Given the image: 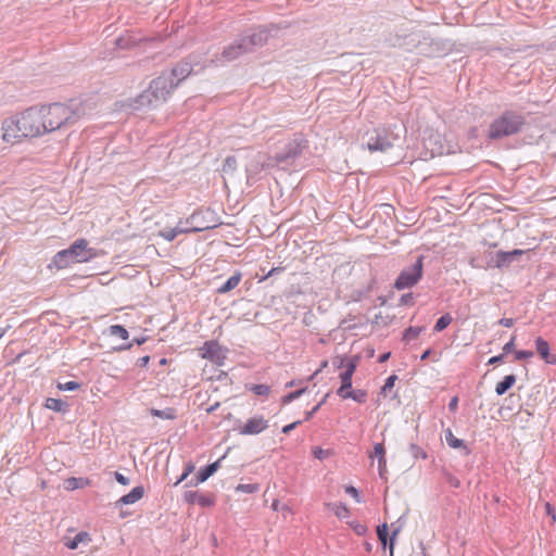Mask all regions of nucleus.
Masks as SVG:
<instances>
[{"mask_svg":"<svg viewBox=\"0 0 556 556\" xmlns=\"http://www.w3.org/2000/svg\"><path fill=\"white\" fill-rule=\"evenodd\" d=\"M192 73V65L189 62L177 64L172 71L163 72L153 79L148 89L140 93L134 101V109L156 108L164 103L172 91L180 81Z\"/></svg>","mask_w":556,"mask_h":556,"instance_id":"nucleus-1","label":"nucleus"},{"mask_svg":"<svg viewBox=\"0 0 556 556\" xmlns=\"http://www.w3.org/2000/svg\"><path fill=\"white\" fill-rule=\"evenodd\" d=\"M40 108L31 106L20 116L8 118L2 125V138L5 142L16 143L22 138H34L47 132Z\"/></svg>","mask_w":556,"mask_h":556,"instance_id":"nucleus-2","label":"nucleus"},{"mask_svg":"<svg viewBox=\"0 0 556 556\" xmlns=\"http://www.w3.org/2000/svg\"><path fill=\"white\" fill-rule=\"evenodd\" d=\"M40 111L47 126V132L73 125L85 115V108L77 101H71L68 104L51 103L42 105Z\"/></svg>","mask_w":556,"mask_h":556,"instance_id":"nucleus-3","label":"nucleus"},{"mask_svg":"<svg viewBox=\"0 0 556 556\" xmlns=\"http://www.w3.org/2000/svg\"><path fill=\"white\" fill-rule=\"evenodd\" d=\"M526 124L523 115L515 111H505L489 127L490 139H502L520 132Z\"/></svg>","mask_w":556,"mask_h":556,"instance_id":"nucleus-4","label":"nucleus"},{"mask_svg":"<svg viewBox=\"0 0 556 556\" xmlns=\"http://www.w3.org/2000/svg\"><path fill=\"white\" fill-rule=\"evenodd\" d=\"M93 256V249L88 248V241L86 239H78L70 248L59 251L52 258V265L58 269H62L73 263L87 262Z\"/></svg>","mask_w":556,"mask_h":556,"instance_id":"nucleus-5","label":"nucleus"},{"mask_svg":"<svg viewBox=\"0 0 556 556\" xmlns=\"http://www.w3.org/2000/svg\"><path fill=\"white\" fill-rule=\"evenodd\" d=\"M409 41L414 43V47L417 53L437 58L444 55L448 48L445 42L439 38H432L425 36L421 33H413L408 36Z\"/></svg>","mask_w":556,"mask_h":556,"instance_id":"nucleus-6","label":"nucleus"},{"mask_svg":"<svg viewBox=\"0 0 556 556\" xmlns=\"http://www.w3.org/2000/svg\"><path fill=\"white\" fill-rule=\"evenodd\" d=\"M306 148V141L302 136H296L291 141H289L285 149L277 153L274 157L276 166H279L282 169H287L289 166L293 165L294 161L301 156L303 150Z\"/></svg>","mask_w":556,"mask_h":556,"instance_id":"nucleus-7","label":"nucleus"},{"mask_svg":"<svg viewBox=\"0 0 556 556\" xmlns=\"http://www.w3.org/2000/svg\"><path fill=\"white\" fill-rule=\"evenodd\" d=\"M424 256L417 257L414 264L405 267L396 278L394 288L397 290L408 289L414 287L422 277Z\"/></svg>","mask_w":556,"mask_h":556,"instance_id":"nucleus-8","label":"nucleus"},{"mask_svg":"<svg viewBox=\"0 0 556 556\" xmlns=\"http://www.w3.org/2000/svg\"><path fill=\"white\" fill-rule=\"evenodd\" d=\"M278 27L277 26H264L254 28L251 30V33L243 34L240 36L243 45L248 48V52L251 53L255 51L256 49L263 47L271 36V33H277Z\"/></svg>","mask_w":556,"mask_h":556,"instance_id":"nucleus-9","label":"nucleus"},{"mask_svg":"<svg viewBox=\"0 0 556 556\" xmlns=\"http://www.w3.org/2000/svg\"><path fill=\"white\" fill-rule=\"evenodd\" d=\"M185 224L190 225L189 228H186L187 233L200 232L217 226L216 220L213 218V213L210 210L195 211L185 220Z\"/></svg>","mask_w":556,"mask_h":556,"instance_id":"nucleus-10","label":"nucleus"},{"mask_svg":"<svg viewBox=\"0 0 556 556\" xmlns=\"http://www.w3.org/2000/svg\"><path fill=\"white\" fill-rule=\"evenodd\" d=\"M396 136L386 129L375 130L367 140V149L370 152H384L393 147Z\"/></svg>","mask_w":556,"mask_h":556,"instance_id":"nucleus-11","label":"nucleus"},{"mask_svg":"<svg viewBox=\"0 0 556 556\" xmlns=\"http://www.w3.org/2000/svg\"><path fill=\"white\" fill-rule=\"evenodd\" d=\"M199 351L201 357L208 359L216 366H223L228 354L227 348L213 340L206 341Z\"/></svg>","mask_w":556,"mask_h":556,"instance_id":"nucleus-12","label":"nucleus"},{"mask_svg":"<svg viewBox=\"0 0 556 556\" xmlns=\"http://www.w3.org/2000/svg\"><path fill=\"white\" fill-rule=\"evenodd\" d=\"M248 48L243 45L241 38L236 39L231 45L226 47L220 55H217L212 60L216 65H225L226 63L232 62L244 55L248 52Z\"/></svg>","mask_w":556,"mask_h":556,"instance_id":"nucleus-13","label":"nucleus"},{"mask_svg":"<svg viewBox=\"0 0 556 556\" xmlns=\"http://www.w3.org/2000/svg\"><path fill=\"white\" fill-rule=\"evenodd\" d=\"M268 427V420L261 415H255L247 420L240 428L239 433L243 435H255L263 432Z\"/></svg>","mask_w":556,"mask_h":556,"instance_id":"nucleus-14","label":"nucleus"},{"mask_svg":"<svg viewBox=\"0 0 556 556\" xmlns=\"http://www.w3.org/2000/svg\"><path fill=\"white\" fill-rule=\"evenodd\" d=\"M276 163L273 156H268L263 153H258L253 161L249 163L247 166V173L249 177L253 175H257L261 170L265 168L275 167Z\"/></svg>","mask_w":556,"mask_h":556,"instance_id":"nucleus-15","label":"nucleus"},{"mask_svg":"<svg viewBox=\"0 0 556 556\" xmlns=\"http://www.w3.org/2000/svg\"><path fill=\"white\" fill-rule=\"evenodd\" d=\"M359 361V356H353L351 357L348 363L344 365L343 359H339V362H334L333 364L340 368L342 366L345 367L344 371L340 374V380L344 383L345 387H352V377L356 370L357 364Z\"/></svg>","mask_w":556,"mask_h":556,"instance_id":"nucleus-16","label":"nucleus"},{"mask_svg":"<svg viewBox=\"0 0 556 556\" xmlns=\"http://www.w3.org/2000/svg\"><path fill=\"white\" fill-rule=\"evenodd\" d=\"M399 532H400V527L395 528L392 531V534H391V536L389 539V528H388V525L387 523H382V525L377 527V536H378V539H379V541H380V543H381L383 548L387 547L388 540H389L390 556H393L395 538L399 534Z\"/></svg>","mask_w":556,"mask_h":556,"instance_id":"nucleus-17","label":"nucleus"},{"mask_svg":"<svg viewBox=\"0 0 556 556\" xmlns=\"http://www.w3.org/2000/svg\"><path fill=\"white\" fill-rule=\"evenodd\" d=\"M525 253L523 250L515 249L513 251H498L495 254L494 258V267L496 268H504L509 266L513 262H515L519 256H521Z\"/></svg>","mask_w":556,"mask_h":556,"instance_id":"nucleus-18","label":"nucleus"},{"mask_svg":"<svg viewBox=\"0 0 556 556\" xmlns=\"http://www.w3.org/2000/svg\"><path fill=\"white\" fill-rule=\"evenodd\" d=\"M222 459H218L212 464H208L207 466L200 469L197 477L194 479H191L186 485H198L199 483L205 482L211 476H213L217 469L219 468Z\"/></svg>","mask_w":556,"mask_h":556,"instance_id":"nucleus-19","label":"nucleus"},{"mask_svg":"<svg viewBox=\"0 0 556 556\" xmlns=\"http://www.w3.org/2000/svg\"><path fill=\"white\" fill-rule=\"evenodd\" d=\"M144 494V489L143 486L139 485V486H136L128 494L126 495H123L117 502H116V506H122V505H130V504H135L136 502H138L140 498H142Z\"/></svg>","mask_w":556,"mask_h":556,"instance_id":"nucleus-20","label":"nucleus"},{"mask_svg":"<svg viewBox=\"0 0 556 556\" xmlns=\"http://www.w3.org/2000/svg\"><path fill=\"white\" fill-rule=\"evenodd\" d=\"M535 348H536V352L547 364L556 363V356L551 355L549 345H548L547 341H545L543 338H541V337L536 338Z\"/></svg>","mask_w":556,"mask_h":556,"instance_id":"nucleus-21","label":"nucleus"},{"mask_svg":"<svg viewBox=\"0 0 556 556\" xmlns=\"http://www.w3.org/2000/svg\"><path fill=\"white\" fill-rule=\"evenodd\" d=\"M184 497L187 503H198L202 507H210L214 504V501L211 497L198 494L197 492L193 491L186 492Z\"/></svg>","mask_w":556,"mask_h":556,"instance_id":"nucleus-22","label":"nucleus"},{"mask_svg":"<svg viewBox=\"0 0 556 556\" xmlns=\"http://www.w3.org/2000/svg\"><path fill=\"white\" fill-rule=\"evenodd\" d=\"M182 220H179L176 227L162 229L160 236L167 241H173L178 235L187 233L186 228H182Z\"/></svg>","mask_w":556,"mask_h":556,"instance_id":"nucleus-23","label":"nucleus"},{"mask_svg":"<svg viewBox=\"0 0 556 556\" xmlns=\"http://www.w3.org/2000/svg\"><path fill=\"white\" fill-rule=\"evenodd\" d=\"M445 441L447 445L452 448H463L465 455H468L470 453V450L466 446L465 442L456 438L451 431V429H447L445 431Z\"/></svg>","mask_w":556,"mask_h":556,"instance_id":"nucleus-24","label":"nucleus"},{"mask_svg":"<svg viewBox=\"0 0 556 556\" xmlns=\"http://www.w3.org/2000/svg\"><path fill=\"white\" fill-rule=\"evenodd\" d=\"M240 281L241 274L237 273L230 276L220 287H218L217 292L219 294L228 293L229 291L233 290L239 285Z\"/></svg>","mask_w":556,"mask_h":556,"instance_id":"nucleus-25","label":"nucleus"},{"mask_svg":"<svg viewBox=\"0 0 556 556\" xmlns=\"http://www.w3.org/2000/svg\"><path fill=\"white\" fill-rule=\"evenodd\" d=\"M90 535L88 532H78L73 539H68L64 544L70 549H76L80 543L90 542Z\"/></svg>","mask_w":556,"mask_h":556,"instance_id":"nucleus-26","label":"nucleus"},{"mask_svg":"<svg viewBox=\"0 0 556 556\" xmlns=\"http://www.w3.org/2000/svg\"><path fill=\"white\" fill-rule=\"evenodd\" d=\"M516 382L515 375H507L504 377L502 381H500L495 387V393L497 395L505 394Z\"/></svg>","mask_w":556,"mask_h":556,"instance_id":"nucleus-27","label":"nucleus"},{"mask_svg":"<svg viewBox=\"0 0 556 556\" xmlns=\"http://www.w3.org/2000/svg\"><path fill=\"white\" fill-rule=\"evenodd\" d=\"M46 407L58 413H64L68 408V404L60 399L49 397L46 401Z\"/></svg>","mask_w":556,"mask_h":556,"instance_id":"nucleus-28","label":"nucleus"},{"mask_svg":"<svg viewBox=\"0 0 556 556\" xmlns=\"http://www.w3.org/2000/svg\"><path fill=\"white\" fill-rule=\"evenodd\" d=\"M108 331L110 336L118 337L123 340H127L129 337L128 330L122 325H112Z\"/></svg>","mask_w":556,"mask_h":556,"instance_id":"nucleus-29","label":"nucleus"},{"mask_svg":"<svg viewBox=\"0 0 556 556\" xmlns=\"http://www.w3.org/2000/svg\"><path fill=\"white\" fill-rule=\"evenodd\" d=\"M452 320H453V318H452V316L448 313L442 315L437 320L433 330L435 332H440V331L444 330L446 327H448V325L452 323Z\"/></svg>","mask_w":556,"mask_h":556,"instance_id":"nucleus-30","label":"nucleus"},{"mask_svg":"<svg viewBox=\"0 0 556 556\" xmlns=\"http://www.w3.org/2000/svg\"><path fill=\"white\" fill-rule=\"evenodd\" d=\"M151 414L153 416L162 418V419H174L176 417L174 408H165V409L152 408Z\"/></svg>","mask_w":556,"mask_h":556,"instance_id":"nucleus-31","label":"nucleus"},{"mask_svg":"<svg viewBox=\"0 0 556 556\" xmlns=\"http://www.w3.org/2000/svg\"><path fill=\"white\" fill-rule=\"evenodd\" d=\"M422 330V327H408L403 333V340L407 342L415 340Z\"/></svg>","mask_w":556,"mask_h":556,"instance_id":"nucleus-32","label":"nucleus"},{"mask_svg":"<svg viewBox=\"0 0 556 556\" xmlns=\"http://www.w3.org/2000/svg\"><path fill=\"white\" fill-rule=\"evenodd\" d=\"M329 507L333 510L334 515L340 518H346L349 516V509L343 503L329 504Z\"/></svg>","mask_w":556,"mask_h":556,"instance_id":"nucleus-33","label":"nucleus"},{"mask_svg":"<svg viewBox=\"0 0 556 556\" xmlns=\"http://www.w3.org/2000/svg\"><path fill=\"white\" fill-rule=\"evenodd\" d=\"M86 483L88 481L83 478H70L65 481V488L66 490H76L83 488Z\"/></svg>","mask_w":556,"mask_h":556,"instance_id":"nucleus-34","label":"nucleus"},{"mask_svg":"<svg viewBox=\"0 0 556 556\" xmlns=\"http://www.w3.org/2000/svg\"><path fill=\"white\" fill-rule=\"evenodd\" d=\"M349 399H352L353 401L357 403H365L367 399V393L364 390L356 389L350 391V394H348Z\"/></svg>","mask_w":556,"mask_h":556,"instance_id":"nucleus-35","label":"nucleus"},{"mask_svg":"<svg viewBox=\"0 0 556 556\" xmlns=\"http://www.w3.org/2000/svg\"><path fill=\"white\" fill-rule=\"evenodd\" d=\"M237 168V160L235 156H227L225 162H224V165H223V172L225 174H231L236 170Z\"/></svg>","mask_w":556,"mask_h":556,"instance_id":"nucleus-36","label":"nucleus"},{"mask_svg":"<svg viewBox=\"0 0 556 556\" xmlns=\"http://www.w3.org/2000/svg\"><path fill=\"white\" fill-rule=\"evenodd\" d=\"M307 388H302V389H299L294 392H290L288 393L287 395H285L282 397V404H289L291 403L292 401L299 399L302 394H304L306 392Z\"/></svg>","mask_w":556,"mask_h":556,"instance_id":"nucleus-37","label":"nucleus"},{"mask_svg":"<svg viewBox=\"0 0 556 556\" xmlns=\"http://www.w3.org/2000/svg\"><path fill=\"white\" fill-rule=\"evenodd\" d=\"M249 389L254 394L260 395V396L267 395L270 391V388L267 384H252Z\"/></svg>","mask_w":556,"mask_h":556,"instance_id":"nucleus-38","label":"nucleus"},{"mask_svg":"<svg viewBox=\"0 0 556 556\" xmlns=\"http://www.w3.org/2000/svg\"><path fill=\"white\" fill-rule=\"evenodd\" d=\"M80 388V383L77 381L59 382L58 389L61 391H75Z\"/></svg>","mask_w":556,"mask_h":556,"instance_id":"nucleus-39","label":"nucleus"},{"mask_svg":"<svg viewBox=\"0 0 556 556\" xmlns=\"http://www.w3.org/2000/svg\"><path fill=\"white\" fill-rule=\"evenodd\" d=\"M258 489H260V486L256 483L239 484L237 486V491L243 492V493H249V494L257 492Z\"/></svg>","mask_w":556,"mask_h":556,"instance_id":"nucleus-40","label":"nucleus"},{"mask_svg":"<svg viewBox=\"0 0 556 556\" xmlns=\"http://www.w3.org/2000/svg\"><path fill=\"white\" fill-rule=\"evenodd\" d=\"M396 379H397V377L395 375L389 376L386 379V382H384L383 387L381 388V392L383 394H387V392H389L394 387V383H395Z\"/></svg>","mask_w":556,"mask_h":556,"instance_id":"nucleus-41","label":"nucleus"},{"mask_svg":"<svg viewBox=\"0 0 556 556\" xmlns=\"http://www.w3.org/2000/svg\"><path fill=\"white\" fill-rule=\"evenodd\" d=\"M144 342H146V338H144V337L134 338V339H132V341H131L130 343H128V344H123V345H121V346L116 348V350H118V351L129 350V349H131V346H132L134 344L141 345V344H142V343H144Z\"/></svg>","mask_w":556,"mask_h":556,"instance_id":"nucleus-42","label":"nucleus"},{"mask_svg":"<svg viewBox=\"0 0 556 556\" xmlns=\"http://www.w3.org/2000/svg\"><path fill=\"white\" fill-rule=\"evenodd\" d=\"M331 454L330 450H323L319 446L313 448V455L317 459H324Z\"/></svg>","mask_w":556,"mask_h":556,"instance_id":"nucleus-43","label":"nucleus"},{"mask_svg":"<svg viewBox=\"0 0 556 556\" xmlns=\"http://www.w3.org/2000/svg\"><path fill=\"white\" fill-rule=\"evenodd\" d=\"M409 450H410L412 455H413L415 458H418V457L426 458V457H427L426 452H425V451H422V448H421V447H419V446H418V445H416V444H410Z\"/></svg>","mask_w":556,"mask_h":556,"instance_id":"nucleus-44","label":"nucleus"},{"mask_svg":"<svg viewBox=\"0 0 556 556\" xmlns=\"http://www.w3.org/2000/svg\"><path fill=\"white\" fill-rule=\"evenodd\" d=\"M350 391H352V387L344 388V383L341 382L340 388L337 390V395L343 400H346V399H349L348 394H350Z\"/></svg>","mask_w":556,"mask_h":556,"instance_id":"nucleus-45","label":"nucleus"},{"mask_svg":"<svg viewBox=\"0 0 556 556\" xmlns=\"http://www.w3.org/2000/svg\"><path fill=\"white\" fill-rule=\"evenodd\" d=\"M345 492L351 495L357 503H361V496L356 488L353 485L345 486Z\"/></svg>","mask_w":556,"mask_h":556,"instance_id":"nucleus-46","label":"nucleus"},{"mask_svg":"<svg viewBox=\"0 0 556 556\" xmlns=\"http://www.w3.org/2000/svg\"><path fill=\"white\" fill-rule=\"evenodd\" d=\"M386 450L382 443H376L374 446V455L378 457H384Z\"/></svg>","mask_w":556,"mask_h":556,"instance_id":"nucleus-47","label":"nucleus"},{"mask_svg":"<svg viewBox=\"0 0 556 556\" xmlns=\"http://www.w3.org/2000/svg\"><path fill=\"white\" fill-rule=\"evenodd\" d=\"M533 355H534V353L532 351H517L515 353L516 359H519V361L531 358Z\"/></svg>","mask_w":556,"mask_h":556,"instance_id":"nucleus-48","label":"nucleus"},{"mask_svg":"<svg viewBox=\"0 0 556 556\" xmlns=\"http://www.w3.org/2000/svg\"><path fill=\"white\" fill-rule=\"evenodd\" d=\"M387 468V460L386 457H380L378 459V469H379V476L380 478L384 479V472Z\"/></svg>","mask_w":556,"mask_h":556,"instance_id":"nucleus-49","label":"nucleus"},{"mask_svg":"<svg viewBox=\"0 0 556 556\" xmlns=\"http://www.w3.org/2000/svg\"><path fill=\"white\" fill-rule=\"evenodd\" d=\"M114 477H115V480L123 485H128L130 483L129 478H127L126 476H124L123 473H121L118 471L114 472Z\"/></svg>","mask_w":556,"mask_h":556,"instance_id":"nucleus-50","label":"nucleus"},{"mask_svg":"<svg viewBox=\"0 0 556 556\" xmlns=\"http://www.w3.org/2000/svg\"><path fill=\"white\" fill-rule=\"evenodd\" d=\"M515 340H516V337L513 336L511 339L507 343H505V345L503 346L504 354H507V353H510L514 351Z\"/></svg>","mask_w":556,"mask_h":556,"instance_id":"nucleus-51","label":"nucleus"},{"mask_svg":"<svg viewBox=\"0 0 556 556\" xmlns=\"http://www.w3.org/2000/svg\"><path fill=\"white\" fill-rule=\"evenodd\" d=\"M545 511L548 516H551L552 520L553 521H556V511H555V508L549 504V503H546L545 504Z\"/></svg>","mask_w":556,"mask_h":556,"instance_id":"nucleus-52","label":"nucleus"},{"mask_svg":"<svg viewBox=\"0 0 556 556\" xmlns=\"http://www.w3.org/2000/svg\"><path fill=\"white\" fill-rule=\"evenodd\" d=\"M514 324H515V320L513 318H502L498 320V325L506 327V328L514 326Z\"/></svg>","mask_w":556,"mask_h":556,"instance_id":"nucleus-53","label":"nucleus"},{"mask_svg":"<svg viewBox=\"0 0 556 556\" xmlns=\"http://www.w3.org/2000/svg\"><path fill=\"white\" fill-rule=\"evenodd\" d=\"M300 424H301V421H300V420L294 421V422H292V424H289V425H287V426H285V427L282 428V432H283L285 434H288V433H290V432H291V431H292V430H293L298 425H300Z\"/></svg>","mask_w":556,"mask_h":556,"instance_id":"nucleus-54","label":"nucleus"},{"mask_svg":"<svg viewBox=\"0 0 556 556\" xmlns=\"http://www.w3.org/2000/svg\"><path fill=\"white\" fill-rule=\"evenodd\" d=\"M149 362H150L149 355L142 356V357L138 358L137 366L146 367L149 364Z\"/></svg>","mask_w":556,"mask_h":556,"instance_id":"nucleus-55","label":"nucleus"},{"mask_svg":"<svg viewBox=\"0 0 556 556\" xmlns=\"http://www.w3.org/2000/svg\"><path fill=\"white\" fill-rule=\"evenodd\" d=\"M504 353L503 354H500V355H496V356H493L489 359L488 364L490 365H494V364H497V363H501L503 362L504 359Z\"/></svg>","mask_w":556,"mask_h":556,"instance_id":"nucleus-56","label":"nucleus"},{"mask_svg":"<svg viewBox=\"0 0 556 556\" xmlns=\"http://www.w3.org/2000/svg\"><path fill=\"white\" fill-rule=\"evenodd\" d=\"M321 403H318L316 406L313 407L312 410L305 413V420H308L313 417V415L320 408Z\"/></svg>","mask_w":556,"mask_h":556,"instance_id":"nucleus-57","label":"nucleus"},{"mask_svg":"<svg viewBox=\"0 0 556 556\" xmlns=\"http://www.w3.org/2000/svg\"><path fill=\"white\" fill-rule=\"evenodd\" d=\"M457 404H458V399H457V396L452 397V399H451V401H450V403H448V408H450V410L455 412V410H456V408H457Z\"/></svg>","mask_w":556,"mask_h":556,"instance_id":"nucleus-58","label":"nucleus"},{"mask_svg":"<svg viewBox=\"0 0 556 556\" xmlns=\"http://www.w3.org/2000/svg\"><path fill=\"white\" fill-rule=\"evenodd\" d=\"M412 300H413V294L412 293L403 294L401 296V303L402 304H408V303L412 302Z\"/></svg>","mask_w":556,"mask_h":556,"instance_id":"nucleus-59","label":"nucleus"},{"mask_svg":"<svg viewBox=\"0 0 556 556\" xmlns=\"http://www.w3.org/2000/svg\"><path fill=\"white\" fill-rule=\"evenodd\" d=\"M390 356H391V352H386V353H383V354H381L379 356L378 362L379 363H384V362H387L390 358Z\"/></svg>","mask_w":556,"mask_h":556,"instance_id":"nucleus-60","label":"nucleus"},{"mask_svg":"<svg viewBox=\"0 0 556 556\" xmlns=\"http://www.w3.org/2000/svg\"><path fill=\"white\" fill-rule=\"evenodd\" d=\"M523 415L529 419V417L532 415L529 410L520 412L517 414V418H520V420H523Z\"/></svg>","mask_w":556,"mask_h":556,"instance_id":"nucleus-61","label":"nucleus"},{"mask_svg":"<svg viewBox=\"0 0 556 556\" xmlns=\"http://www.w3.org/2000/svg\"><path fill=\"white\" fill-rule=\"evenodd\" d=\"M193 469H194V466H193L191 463H189V464L186 466V468H185V471H184V472H185L186 475H188V476H189V475L193 471Z\"/></svg>","mask_w":556,"mask_h":556,"instance_id":"nucleus-62","label":"nucleus"},{"mask_svg":"<svg viewBox=\"0 0 556 556\" xmlns=\"http://www.w3.org/2000/svg\"><path fill=\"white\" fill-rule=\"evenodd\" d=\"M430 353H431V350H430V349L426 350V351L421 354L420 359H421V361L427 359V358L429 357Z\"/></svg>","mask_w":556,"mask_h":556,"instance_id":"nucleus-63","label":"nucleus"},{"mask_svg":"<svg viewBox=\"0 0 556 556\" xmlns=\"http://www.w3.org/2000/svg\"><path fill=\"white\" fill-rule=\"evenodd\" d=\"M188 475H186L185 472H182V475L180 476V478L175 482V486L178 485L179 483H181L185 479H187Z\"/></svg>","mask_w":556,"mask_h":556,"instance_id":"nucleus-64","label":"nucleus"}]
</instances>
